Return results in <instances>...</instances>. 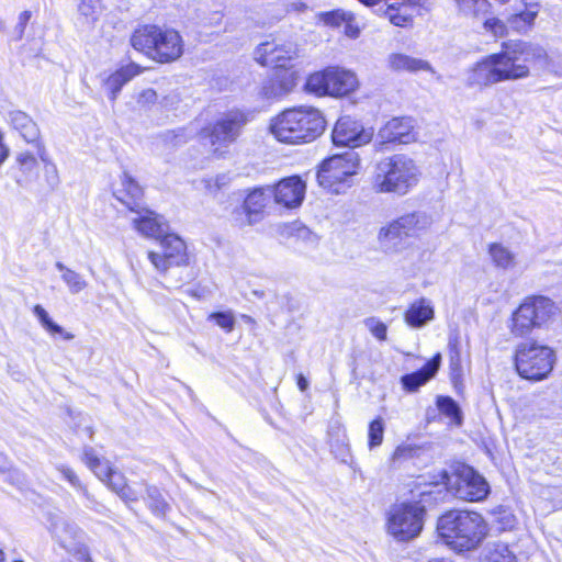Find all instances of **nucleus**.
<instances>
[{
  "instance_id": "603ef678",
  "label": "nucleus",
  "mask_w": 562,
  "mask_h": 562,
  "mask_svg": "<svg viewBox=\"0 0 562 562\" xmlns=\"http://www.w3.org/2000/svg\"><path fill=\"white\" fill-rule=\"evenodd\" d=\"M117 495L125 502H136L139 498V493L128 485H125Z\"/></svg>"
},
{
  "instance_id": "393cba45",
  "label": "nucleus",
  "mask_w": 562,
  "mask_h": 562,
  "mask_svg": "<svg viewBox=\"0 0 562 562\" xmlns=\"http://www.w3.org/2000/svg\"><path fill=\"white\" fill-rule=\"evenodd\" d=\"M440 362L441 355L436 353L422 370L403 375L401 379L403 387L408 392L417 391L422 385L435 376L440 367Z\"/></svg>"
},
{
  "instance_id": "338daca9",
  "label": "nucleus",
  "mask_w": 562,
  "mask_h": 562,
  "mask_svg": "<svg viewBox=\"0 0 562 562\" xmlns=\"http://www.w3.org/2000/svg\"><path fill=\"white\" fill-rule=\"evenodd\" d=\"M15 562H22V561H15Z\"/></svg>"
},
{
  "instance_id": "ddd939ff",
  "label": "nucleus",
  "mask_w": 562,
  "mask_h": 562,
  "mask_svg": "<svg viewBox=\"0 0 562 562\" xmlns=\"http://www.w3.org/2000/svg\"><path fill=\"white\" fill-rule=\"evenodd\" d=\"M162 252H148V259L160 272L167 271L172 266L186 265L188 261L187 246L184 241L175 234H168L161 238Z\"/></svg>"
},
{
  "instance_id": "c9c22d12",
  "label": "nucleus",
  "mask_w": 562,
  "mask_h": 562,
  "mask_svg": "<svg viewBox=\"0 0 562 562\" xmlns=\"http://www.w3.org/2000/svg\"><path fill=\"white\" fill-rule=\"evenodd\" d=\"M55 267L58 271L61 272V279L66 283L70 293L78 294L87 288V281L75 270L67 268L60 261H57Z\"/></svg>"
},
{
  "instance_id": "8fccbe9b",
  "label": "nucleus",
  "mask_w": 562,
  "mask_h": 562,
  "mask_svg": "<svg viewBox=\"0 0 562 562\" xmlns=\"http://www.w3.org/2000/svg\"><path fill=\"white\" fill-rule=\"evenodd\" d=\"M160 140L165 145L178 146V145L186 143L187 138L183 135V133L180 131L179 132L168 131V132L164 133L162 135H160Z\"/></svg>"
},
{
  "instance_id": "bf43d9fd",
  "label": "nucleus",
  "mask_w": 562,
  "mask_h": 562,
  "mask_svg": "<svg viewBox=\"0 0 562 562\" xmlns=\"http://www.w3.org/2000/svg\"><path fill=\"white\" fill-rule=\"evenodd\" d=\"M297 385H299L301 391H305L307 385H308V383H307V381H306V379L304 376L300 375L299 376V381H297Z\"/></svg>"
},
{
  "instance_id": "09e8293b",
  "label": "nucleus",
  "mask_w": 562,
  "mask_h": 562,
  "mask_svg": "<svg viewBox=\"0 0 562 562\" xmlns=\"http://www.w3.org/2000/svg\"><path fill=\"white\" fill-rule=\"evenodd\" d=\"M57 470L63 474V476L77 490L81 491L85 495H87V488L81 484L77 474L66 465H59Z\"/></svg>"
},
{
  "instance_id": "f3484780",
  "label": "nucleus",
  "mask_w": 562,
  "mask_h": 562,
  "mask_svg": "<svg viewBox=\"0 0 562 562\" xmlns=\"http://www.w3.org/2000/svg\"><path fill=\"white\" fill-rule=\"evenodd\" d=\"M272 196V188L252 190L245 199L240 211L235 213V222L239 226L252 225L259 221L260 214Z\"/></svg>"
},
{
  "instance_id": "f8f14e48",
  "label": "nucleus",
  "mask_w": 562,
  "mask_h": 562,
  "mask_svg": "<svg viewBox=\"0 0 562 562\" xmlns=\"http://www.w3.org/2000/svg\"><path fill=\"white\" fill-rule=\"evenodd\" d=\"M245 123L246 119L241 112L231 111L205 130L212 151L217 156L224 155L227 148L238 138Z\"/></svg>"
},
{
  "instance_id": "69168bd1",
  "label": "nucleus",
  "mask_w": 562,
  "mask_h": 562,
  "mask_svg": "<svg viewBox=\"0 0 562 562\" xmlns=\"http://www.w3.org/2000/svg\"><path fill=\"white\" fill-rule=\"evenodd\" d=\"M501 2H507L508 0H499Z\"/></svg>"
},
{
  "instance_id": "a18cd8bd",
  "label": "nucleus",
  "mask_w": 562,
  "mask_h": 562,
  "mask_svg": "<svg viewBox=\"0 0 562 562\" xmlns=\"http://www.w3.org/2000/svg\"><path fill=\"white\" fill-rule=\"evenodd\" d=\"M480 20H483L484 31L491 33L494 37H503L507 34V26L502 20L494 16L488 18L487 14Z\"/></svg>"
},
{
  "instance_id": "0eeeda50",
  "label": "nucleus",
  "mask_w": 562,
  "mask_h": 562,
  "mask_svg": "<svg viewBox=\"0 0 562 562\" xmlns=\"http://www.w3.org/2000/svg\"><path fill=\"white\" fill-rule=\"evenodd\" d=\"M425 508L418 502H402L392 505L386 515V530L397 541L416 538L424 525Z\"/></svg>"
},
{
  "instance_id": "4c0bfd02",
  "label": "nucleus",
  "mask_w": 562,
  "mask_h": 562,
  "mask_svg": "<svg viewBox=\"0 0 562 562\" xmlns=\"http://www.w3.org/2000/svg\"><path fill=\"white\" fill-rule=\"evenodd\" d=\"M420 451V447L409 443V442H403L398 445L394 452L391 456V463L393 465H400L401 463L408 461L411 459H414L418 457Z\"/></svg>"
},
{
  "instance_id": "4d7b16f0",
  "label": "nucleus",
  "mask_w": 562,
  "mask_h": 562,
  "mask_svg": "<svg viewBox=\"0 0 562 562\" xmlns=\"http://www.w3.org/2000/svg\"><path fill=\"white\" fill-rule=\"evenodd\" d=\"M10 154L9 147L3 142V134L0 131V166L8 159Z\"/></svg>"
},
{
  "instance_id": "5701e85b",
  "label": "nucleus",
  "mask_w": 562,
  "mask_h": 562,
  "mask_svg": "<svg viewBox=\"0 0 562 562\" xmlns=\"http://www.w3.org/2000/svg\"><path fill=\"white\" fill-rule=\"evenodd\" d=\"M387 68L396 72L427 71L436 74L432 66L425 59L416 58L403 53H392L386 58Z\"/></svg>"
},
{
  "instance_id": "20e7f679",
  "label": "nucleus",
  "mask_w": 562,
  "mask_h": 562,
  "mask_svg": "<svg viewBox=\"0 0 562 562\" xmlns=\"http://www.w3.org/2000/svg\"><path fill=\"white\" fill-rule=\"evenodd\" d=\"M437 530L445 543L457 552L475 549L487 532L483 517L468 510L447 512L438 519Z\"/></svg>"
},
{
  "instance_id": "5fc2aeb1",
  "label": "nucleus",
  "mask_w": 562,
  "mask_h": 562,
  "mask_svg": "<svg viewBox=\"0 0 562 562\" xmlns=\"http://www.w3.org/2000/svg\"><path fill=\"white\" fill-rule=\"evenodd\" d=\"M30 19H31V12L30 11H23L22 13H20L19 22H18V25H16V32H18L19 38L22 37V35L24 33V30H25V26H26V24H27Z\"/></svg>"
},
{
  "instance_id": "f03ea898",
  "label": "nucleus",
  "mask_w": 562,
  "mask_h": 562,
  "mask_svg": "<svg viewBox=\"0 0 562 562\" xmlns=\"http://www.w3.org/2000/svg\"><path fill=\"white\" fill-rule=\"evenodd\" d=\"M420 177L422 171L413 158L394 154L378 161L371 187L375 193L404 196L418 184Z\"/></svg>"
},
{
  "instance_id": "2eb2a0df",
  "label": "nucleus",
  "mask_w": 562,
  "mask_h": 562,
  "mask_svg": "<svg viewBox=\"0 0 562 562\" xmlns=\"http://www.w3.org/2000/svg\"><path fill=\"white\" fill-rule=\"evenodd\" d=\"M53 539L70 554H85L83 532L74 522L63 518L54 517L48 528Z\"/></svg>"
},
{
  "instance_id": "49530a36",
  "label": "nucleus",
  "mask_w": 562,
  "mask_h": 562,
  "mask_svg": "<svg viewBox=\"0 0 562 562\" xmlns=\"http://www.w3.org/2000/svg\"><path fill=\"white\" fill-rule=\"evenodd\" d=\"M368 330L379 340L386 339L387 327L386 325L375 317H369L364 321Z\"/></svg>"
},
{
  "instance_id": "4be33fe9",
  "label": "nucleus",
  "mask_w": 562,
  "mask_h": 562,
  "mask_svg": "<svg viewBox=\"0 0 562 562\" xmlns=\"http://www.w3.org/2000/svg\"><path fill=\"white\" fill-rule=\"evenodd\" d=\"M296 85L295 72L286 68H276L272 76L262 87L267 98H279L289 93Z\"/></svg>"
},
{
  "instance_id": "680f3d73",
  "label": "nucleus",
  "mask_w": 562,
  "mask_h": 562,
  "mask_svg": "<svg viewBox=\"0 0 562 562\" xmlns=\"http://www.w3.org/2000/svg\"><path fill=\"white\" fill-rule=\"evenodd\" d=\"M360 2H362L363 4L370 7V5H374L376 3H379L381 0H359Z\"/></svg>"
},
{
  "instance_id": "9b49d317",
  "label": "nucleus",
  "mask_w": 562,
  "mask_h": 562,
  "mask_svg": "<svg viewBox=\"0 0 562 562\" xmlns=\"http://www.w3.org/2000/svg\"><path fill=\"white\" fill-rule=\"evenodd\" d=\"M456 497L468 502L483 501L490 493L486 480L472 467L461 464L446 482Z\"/></svg>"
},
{
  "instance_id": "c85d7f7f",
  "label": "nucleus",
  "mask_w": 562,
  "mask_h": 562,
  "mask_svg": "<svg viewBox=\"0 0 562 562\" xmlns=\"http://www.w3.org/2000/svg\"><path fill=\"white\" fill-rule=\"evenodd\" d=\"M404 238L406 237L395 220L381 227L378 234L379 244L386 252L397 251Z\"/></svg>"
},
{
  "instance_id": "a878e982",
  "label": "nucleus",
  "mask_w": 562,
  "mask_h": 562,
  "mask_svg": "<svg viewBox=\"0 0 562 562\" xmlns=\"http://www.w3.org/2000/svg\"><path fill=\"white\" fill-rule=\"evenodd\" d=\"M142 71L143 68L139 65L131 63L110 75L104 80V88L108 90L110 99L114 101L122 87Z\"/></svg>"
},
{
  "instance_id": "473e14b6",
  "label": "nucleus",
  "mask_w": 562,
  "mask_h": 562,
  "mask_svg": "<svg viewBox=\"0 0 562 562\" xmlns=\"http://www.w3.org/2000/svg\"><path fill=\"white\" fill-rule=\"evenodd\" d=\"M460 15L479 20L485 18L491 9L488 0H453Z\"/></svg>"
},
{
  "instance_id": "f257e3e1",
  "label": "nucleus",
  "mask_w": 562,
  "mask_h": 562,
  "mask_svg": "<svg viewBox=\"0 0 562 562\" xmlns=\"http://www.w3.org/2000/svg\"><path fill=\"white\" fill-rule=\"evenodd\" d=\"M547 59V52L539 45L526 42L503 43L499 53L485 56L471 70L472 86L487 87L503 81L525 79L530 66Z\"/></svg>"
},
{
  "instance_id": "6e6d98bb",
  "label": "nucleus",
  "mask_w": 562,
  "mask_h": 562,
  "mask_svg": "<svg viewBox=\"0 0 562 562\" xmlns=\"http://www.w3.org/2000/svg\"><path fill=\"white\" fill-rule=\"evenodd\" d=\"M80 14L85 15L86 18L91 16L92 21L95 20L93 16L94 8L90 0H82L78 8Z\"/></svg>"
},
{
  "instance_id": "ea45409f",
  "label": "nucleus",
  "mask_w": 562,
  "mask_h": 562,
  "mask_svg": "<svg viewBox=\"0 0 562 562\" xmlns=\"http://www.w3.org/2000/svg\"><path fill=\"white\" fill-rule=\"evenodd\" d=\"M385 425L381 417H376L369 424L368 429V446L372 450L380 447L384 438Z\"/></svg>"
},
{
  "instance_id": "e2e57ef3",
  "label": "nucleus",
  "mask_w": 562,
  "mask_h": 562,
  "mask_svg": "<svg viewBox=\"0 0 562 562\" xmlns=\"http://www.w3.org/2000/svg\"><path fill=\"white\" fill-rule=\"evenodd\" d=\"M4 561V553L2 551V549L0 548V562H3Z\"/></svg>"
},
{
  "instance_id": "9d476101",
  "label": "nucleus",
  "mask_w": 562,
  "mask_h": 562,
  "mask_svg": "<svg viewBox=\"0 0 562 562\" xmlns=\"http://www.w3.org/2000/svg\"><path fill=\"white\" fill-rule=\"evenodd\" d=\"M360 167L358 153L350 149L325 159L317 171L319 186L339 192L336 186L342 184L355 176Z\"/></svg>"
},
{
  "instance_id": "13d9d810",
  "label": "nucleus",
  "mask_w": 562,
  "mask_h": 562,
  "mask_svg": "<svg viewBox=\"0 0 562 562\" xmlns=\"http://www.w3.org/2000/svg\"><path fill=\"white\" fill-rule=\"evenodd\" d=\"M346 34H347L348 36H351V37H356V36H358V29H355V27L350 24V22H348V23H347V25H346Z\"/></svg>"
},
{
  "instance_id": "0e129e2a",
  "label": "nucleus",
  "mask_w": 562,
  "mask_h": 562,
  "mask_svg": "<svg viewBox=\"0 0 562 562\" xmlns=\"http://www.w3.org/2000/svg\"><path fill=\"white\" fill-rule=\"evenodd\" d=\"M297 8H299L300 10H301V9H305V8H306V4H305V3H303V2H300V3L297 4Z\"/></svg>"
},
{
  "instance_id": "6ab92c4d",
  "label": "nucleus",
  "mask_w": 562,
  "mask_h": 562,
  "mask_svg": "<svg viewBox=\"0 0 562 562\" xmlns=\"http://www.w3.org/2000/svg\"><path fill=\"white\" fill-rule=\"evenodd\" d=\"M305 194V183L296 176L282 179L272 188V195L278 204L288 209L301 205Z\"/></svg>"
},
{
  "instance_id": "3c124183",
  "label": "nucleus",
  "mask_w": 562,
  "mask_h": 562,
  "mask_svg": "<svg viewBox=\"0 0 562 562\" xmlns=\"http://www.w3.org/2000/svg\"><path fill=\"white\" fill-rule=\"evenodd\" d=\"M109 486L117 494L126 484L125 477L117 471L113 470L105 481Z\"/></svg>"
},
{
  "instance_id": "bb28decb",
  "label": "nucleus",
  "mask_w": 562,
  "mask_h": 562,
  "mask_svg": "<svg viewBox=\"0 0 562 562\" xmlns=\"http://www.w3.org/2000/svg\"><path fill=\"white\" fill-rule=\"evenodd\" d=\"M435 316L434 306L428 299L420 297L413 302L405 312V322L414 328L424 327Z\"/></svg>"
},
{
  "instance_id": "c03bdc74",
  "label": "nucleus",
  "mask_w": 562,
  "mask_h": 562,
  "mask_svg": "<svg viewBox=\"0 0 562 562\" xmlns=\"http://www.w3.org/2000/svg\"><path fill=\"white\" fill-rule=\"evenodd\" d=\"M321 20L330 26H339L341 23L351 22L353 19L352 13L344 10H334L329 12H323L319 14Z\"/></svg>"
},
{
  "instance_id": "412c9836",
  "label": "nucleus",
  "mask_w": 562,
  "mask_h": 562,
  "mask_svg": "<svg viewBox=\"0 0 562 562\" xmlns=\"http://www.w3.org/2000/svg\"><path fill=\"white\" fill-rule=\"evenodd\" d=\"M425 0H386L384 14L395 25L405 27L413 19L414 12Z\"/></svg>"
},
{
  "instance_id": "423d86ee",
  "label": "nucleus",
  "mask_w": 562,
  "mask_h": 562,
  "mask_svg": "<svg viewBox=\"0 0 562 562\" xmlns=\"http://www.w3.org/2000/svg\"><path fill=\"white\" fill-rule=\"evenodd\" d=\"M554 302L546 296H529L513 313L510 331L517 337H524L535 328L546 324L557 314Z\"/></svg>"
},
{
  "instance_id": "a211bd4d",
  "label": "nucleus",
  "mask_w": 562,
  "mask_h": 562,
  "mask_svg": "<svg viewBox=\"0 0 562 562\" xmlns=\"http://www.w3.org/2000/svg\"><path fill=\"white\" fill-rule=\"evenodd\" d=\"M376 138L381 146L409 144L415 140L413 122L409 117H393L380 127Z\"/></svg>"
},
{
  "instance_id": "79ce46f5",
  "label": "nucleus",
  "mask_w": 562,
  "mask_h": 562,
  "mask_svg": "<svg viewBox=\"0 0 562 562\" xmlns=\"http://www.w3.org/2000/svg\"><path fill=\"white\" fill-rule=\"evenodd\" d=\"M437 406L441 414L451 418L457 424L461 423L460 408L449 396H438Z\"/></svg>"
},
{
  "instance_id": "a19ab883",
  "label": "nucleus",
  "mask_w": 562,
  "mask_h": 562,
  "mask_svg": "<svg viewBox=\"0 0 562 562\" xmlns=\"http://www.w3.org/2000/svg\"><path fill=\"white\" fill-rule=\"evenodd\" d=\"M147 505L150 510L156 515H165L168 509V504L164 499L161 493L156 486H147Z\"/></svg>"
},
{
  "instance_id": "052dcab7",
  "label": "nucleus",
  "mask_w": 562,
  "mask_h": 562,
  "mask_svg": "<svg viewBox=\"0 0 562 562\" xmlns=\"http://www.w3.org/2000/svg\"><path fill=\"white\" fill-rule=\"evenodd\" d=\"M428 562H453V561L449 558H434V559L428 560Z\"/></svg>"
},
{
  "instance_id": "aec40b11",
  "label": "nucleus",
  "mask_w": 562,
  "mask_h": 562,
  "mask_svg": "<svg viewBox=\"0 0 562 562\" xmlns=\"http://www.w3.org/2000/svg\"><path fill=\"white\" fill-rule=\"evenodd\" d=\"M137 217L133 218L134 228L147 238H162L168 229L164 218L153 211L142 209L134 211Z\"/></svg>"
},
{
  "instance_id": "864d4df0",
  "label": "nucleus",
  "mask_w": 562,
  "mask_h": 562,
  "mask_svg": "<svg viewBox=\"0 0 562 562\" xmlns=\"http://www.w3.org/2000/svg\"><path fill=\"white\" fill-rule=\"evenodd\" d=\"M157 100V93L153 89H146L139 93L138 103L150 104Z\"/></svg>"
},
{
  "instance_id": "b1692460",
  "label": "nucleus",
  "mask_w": 562,
  "mask_h": 562,
  "mask_svg": "<svg viewBox=\"0 0 562 562\" xmlns=\"http://www.w3.org/2000/svg\"><path fill=\"white\" fill-rule=\"evenodd\" d=\"M8 119L11 126L20 133L24 140L34 144L37 148V143H42L41 132L32 117L23 111L13 110L9 112Z\"/></svg>"
},
{
  "instance_id": "37998d69",
  "label": "nucleus",
  "mask_w": 562,
  "mask_h": 562,
  "mask_svg": "<svg viewBox=\"0 0 562 562\" xmlns=\"http://www.w3.org/2000/svg\"><path fill=\"white\" fill-rule=\"evenodd\" d=\"M16 162L19 164L20 170L29 178L36 176L37 173V159L29 151L20 153L16 156Z\"/></svg>"
},
{
  "instance_id": "de8ad7c7",
  "label": "nucleus",
  "mask_w": 562,
  "mask_h": 562,
  "mask_svg": "<svg viewBox=\"0 0 562 562\" xmlns=\"http://www.w3.org/2000/svg\"><path fill=\"white\" fill-rule=\"evenodd\" d=\"M210 318L213 319L216 325L226 331H232L235 326V317L232 312H217L212 313Z\"/></svg>"
},
{
  "instance_id": "6e6552de",
  "label": "nucleus",
  "mask_w": 562,
  "mask_h": 562,
  "mask_svg": "<svg viewBox=\"0 0 562 562\" xmlns=\"http://www.w3.org/2000/svg\"><path fill=\"white\" fill-rule=\"evenodd\" d=\"M554 359L551 348L533 342H524L517 347L515 366L521 378L539 381L552 371Z\"/></svg>"
},
{
  "instance_id": "f704fd0d",
  "label": "nucleus",
  "mask_w": 562,
  "mask_h": 562,
  "mask_svg": "<svg viewBox=\"0 0 562 562\" xmlns=\"http://www.w3.org/2000/svg\"><path fill=\"white\" fill-rule=\"evenodd\" d=\"M82 460L103 482L108 480L113 471L110 462L108 460L100 459L91 447H86L83 449Z\"/></svg>"
},
{
  "instance_id": "4468645a",
  "label": "nucleus",
  "mask_w": 562,
  "mask_h": 562,
  "mask_svg": "<svg viewBox=\"0 0 562 562\" xmlns=\"http://www.w3.org/2000/svg\"><path fill=\"white\" fill-rule=\"evenodd\" d=\"M297 57V48L293 43L267 41L254 50V59L261 66L286 68Z\"/></svg>"
},
{
  "instance_id": "72a5a7b5",
  "label": "nucleus",
  "mask_w": 562,
  "mask_h": 562,
  "mask_svg": "<svg viewBox=\"0 0 562 562\" xmlns=\"http://www.w3.org/2000/svg\"><path fill=\"white\" fill-rule=\"evenodd\" d=\"M488 255L493 263L499 269L512 270L517 265L516 255L502 244H491Z\"/></svg>"
},
{
  "instance_id": "39448f33",
  "label": "nucleus",
  "mask_w": 562,
  "mask_h": 562,
  "mask_svg": "<svg viewBox=\"0 0 562 562\" xmlns=\"http://www.w3.org/2000/svg\"><path fill=\"white\" fill-rule=\"evenodd\" d=\"M131 45L161 64L172 63L183 54V41L179 32L157 25H144L135 30L131 36Z\"/></svg>"
},
{
  "instance_id": "7ed1b4c3",
  "label": "nucleus",
  "mask_w": 562,
  "mask_h": 562,
  "mask_svg": "<svg viewBox=\"0 0 562 562\" xmlns=\"http://www.w3.org/2000/svg\"><path fill=\"white\" fill-rule=\"evenodd\" d=\"M325 130L322 113L312 106L286 109L271 120L270 131L281 143L303 144L316 139Z\"/></svg>"
},
{
  "instance_id": "58836bf2",
  "label": "nucleus",
  "mask_w": 562,
  "mask_h": 562,
  "mask_svg": "<svg viewBox=\"0 0 562 562\" xmlns=\"http://www.w3.org/2000/svg\"><path fill=\"white\" fill-rule=\"evenodd\" d=\"M36 153L40 159L45 164V175L47 182L49 186L56 187L59 183L57 167L49 160L46 147L43 143H37Z\"/></svg>"
},
{
  "instance_id": "e433bc0d",
  "label": "nucleus",
  "mask_w": 562,
  "mask_h": 562,
  "mask_svg": "<svg viewBox=\"0 0 562 562\" xmlns=\"http://www.w3.org/2000/svg\"><path fill=\"white\" fill-rule=\"evenodd\" d=\"M33 313L37 317L41 325L50 335H60L65 340L74 339L75 336L71 333L66 331L61 326L53 322V319L49 317L48 313L42 305L36 304L33 307Z\"/></svg>"
},
{
  "instance_id": "dca6fc26",
  "label": "nucleus",
  "mask_w": 562,
  "mask_h": 562,
  "mask_svg": "<svg viewBox=\"0 0 562 562\" xmlns=\"http://www.w3.org/2000/svg\"><path fill=\"white\" fill-rule=\"evenodd\" d=\"M373 136L371 128H364L360 122L351 116L340 117L333 131V142L336 145L351 148L368 144Z\"/></svg>"
},
{
  "instance_id": "2f4dec72",
  "label": "nucleus",
  "mask_w": 562,
  "mask_h": 562,
  "mask_svg": "<svg viewBox=\"0 0 562 562\" xmlns=\"http://www.w3.org/2000/svg\"><path fill=\"white\" fill-rule=\"evenodd\" d=\"M480 562H517V558L508 544L494 542L484 548Z\"/></svg>"
},
{
  "instance_id": "cd10ccee",
  "label": "nucleus",
  "mask_w": 562,
  "mask_h": 562,
  "mask_svg": "<svg viewBox=\"0 0 562 562\" xmlns=\"http://www.w3.org/2000/svg\"><path fill=\"white\" fill-rule=\"evenodd\" d=\"M121 189L115 191V196L131 211H136L137 201L143 196L142 187L126 172L121 178Z\"/></svg>"
},
{
  "instance_id": "c756f323",
  "label": "nucleus",
  "mask_w": 562,
  "mask_h": 562,
  "mask_svg": "<svg viewBox=\"0 0 562 562\" xmlns=\"http://www.w3.org/2000/svg\"><path fill=\"white\" fill-rule=\"evenodd\" d=\"M405 237L414 236L430 225L429 216L424 212H412L395 220Z\"/></svg>"
},
{
  "instance_id": "1a4fd4ad",
  "label": "nucleus",
  "mask_w": 562,
  "mask_h": 562,
  "mask_svg": "<svg viewBox=\"0 0 562 562\" xmlns=\"http://www.w3.org/2000/svg\"><path fill=\"white\" fill-rule=\"evenodd\" d=\"M358 86L357 75L340 67H328L314 72L306 81V89L318 95L342 97L353 92Z\"/></svg>"
},
{
  "instance_id": "7c9ffc66",
  "label": "nucleus",
  "mask_w": 562,
  "mask_h": 562,
  "mask_svg": "<svg viewBox=\"0 0 562 562\" xmlns=\"http://www.w3.org/2000/svg\"><path fill=\"white\" fill-rule=\"evenodd\" d=\"M538 12L539 7L537 3L528 4L524 11L510 15L507 23L514 31L518 33H526L533 25Z\"/></svg>"
}]
</instances>
